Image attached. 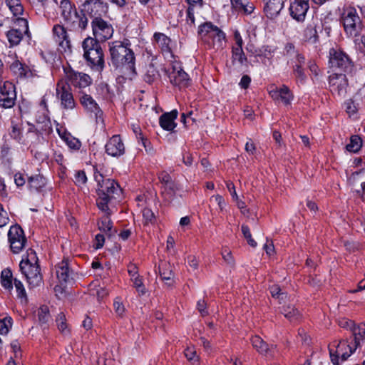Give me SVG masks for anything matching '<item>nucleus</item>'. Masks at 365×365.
Segmentation results:
<instances>
[{"label": "nucleus", "mask_w": 365, "mask_h": 365, "mask_svg": "<svg viewBox=\"0 0 365 365\" xmlns=\"http://www.w3.org/2000/svg\"><path fill=\"white\" fill-rule=\"evenodd\" d=\"M95 180L98 183L97 205L102 211L109 210L108 203L121 192L120 186L113 180L104 178L101 173H95Z\"/></svg>", "instance_id": "nucleus-1"}, {"label": "nucleus", "mask_w": 365, "mask_h": 365, "mask_svg": "<svg viewBox=\"0 0 365 365\" xmlns=\"http://www.w3.org/2000/svg\"><path fill=\"white\" fill-rule=\"evenodd\" d=\"M109 46L113 63L116 67L125 68L130 74H135V57L132 50L121 41L111 42Z\"/></svg>", "instance_id": "nucleus-2"}, {"label": "nucleus", "mask_w": 365, "mask_h": 365, "mask_svg": "<svg viewBox=\"0 0 365 365\" xmlns=\"http://www.w3.org/2000/svg\"><path fill=\"white\" fill-rule=\"evenodd\" d=\"M38 257L33 250H29L20 262L19 267L31 287L42 284V275L38 264Z\"/></svg>", "instance_id": "nucleus-3"}, {"label": "nucleus", "mask_w": 365, "mask_h": 365, "mask_svg": "<svg viewBox=\"0 0 365 365\" xmlns=\"http://www.w3.org/2000/svg\"><path fill=\"white\" fill-rule=\"evenodd\" d=\"M353 334V342H351L347 345L349 352L344 351V346L345 343H339L336 348V356L332 355V349H330V354L331 361L334 365H339V358L341 359V361H345L350 355L361 345V343L365 341V324H360L357 326L355 325L351 330Z\"/></svg>", "instance_id": "nucleus-4"}, {"label": "nucleus", "mask_w": 365, "mask_h": 365, "mask_svg": "<svg viewBox=\"0 0 365 365\" xmlns=\"http://www.w3.org/2000/svg\"><path fill=\"white\" fill-rule=\"evenodd\" d=\"M199 34L202 39L214 48H222L225 44V33L211 23L201 25L199 28Z\"/></svg>", "instance_id": "nucleus-5"}, {"label": "nucleus", "mask_w": 365, "mask_h": 365, "mask_svg": "<svg viewBox=\"0 0 365 365\" xmlns=\"http://www.w3.org/2000/svg\"><path fill=\"white\" fill-rule=\"evenodd\" d=\"M85 58L93 66L99 69L103 67V51L98 42L93 38H86L83 42Z\"/></svg>", "instance_id": "nucleus-6"}, {"label": "nucleus", "mask_w": 365, "mask_h": 365, "mask_svg": "<svg viewBox=\"0 0 365 365\" xmlns=\"http://www.w3.org/2000/svg\"><path fill=\"white\" fill-rule=\"evenodd\" d=\"M343 24L349 36H356L362 29L361 21L354 8H349L344 11Z\"/></svg>", "instance_id": "nucleus-7"}, {"label": "nucleus", "mask_w": 365, "mask_h": 365, "mask_svg": "<svg viewBox=\"0 0 365 365\" xmlns=\"http://www.w3.org/2000/svg\"><path fill=\"white\" fill-rule=\"evenodd\" d=\"M29 33L28 21L24 18H17L14 27L6 33L9 42L11 46L18 45L24 35Z\"/></svg>", "instance_id": "nucleus-8"}, {"label": "nucleus", "mask_w": 365, "mask_h": 365, "mask_svg": "<svg viewBox=\"0 0 365 365\" xmlns=\"http://www.w3.org/2000/svg\"><path fill=\"white\" fill-rule=\"evenodd\" d=\"M56 96L61 101V105L64 109H73L76 106L73 94L71 92V86L68 82L61 80L56 86Z\"/></svg>", "instance_id": "nucleus-9"}, {"label": "nucleus", "mask_w": 365, "mask_h": 365, "mask_svg": "<svg viewBox=\"0 0 365 365\" xmlns=\"http://www.w3.org/2000/svg\"><path fill=\"white\" fill-rule=\"evenodd\" d=\"M10 247L14 253L20 252L25 247L26 239L23 230L18 225L11 226L8 232Z\"/></svg>", "instance_id": "nucleus-10"}, {"label": "nucleus", "mask_w": 365, "mask_h": 365, "mask_svg": "<svg viewBox=\"0 0 365 365\" xmlns=\"http://www.w3.org/2000/svg\"><path fill=\"white\" fill-rule=\"evenodd\" d=\"M168 76L170 82L180 88H185L190 83L188 75L183 71L180 63L177 61L173 62Z\"/></svg>", "instance_id": "nucleus-11"}, {"label": "nucleus", "mask_w": 365, "mask_h": 365, "mask_svg": "<svg viewBox=\"0 0 365 365\" xmlns=\"http://www.w3.org/2000/svg\"><path fill=\"white\" fill-rule=\"evenodd\" d=\"M16 94L13 83L5 81L0 87V106L4 108H10L15 104Z\"/></svg>", "instance_id": "nucleus-12"}, {"label": "nucleus", "mask_w": 365, "mask_h": 365, "mask_svg": "<svg viewBox=\"0 0 365 365\" xmlns=\"http://www.w3.org/2000/svg\"><path fill=\"white\" fill-rule=\"evenodd\" d=\"M106 6L100 0H87L81 6L84 15H88L93 19H100L106 13Z\"/></svg>", "instance_id": "nucleus-13"}, {"label": "nucleus", "mask_w": 365, "mask_h": 365, "mask_svg": "<svg viewBox=\"0 0 365 365\" xmlns=\"http://www.w3.org/2000/svg\"><path fill=\"white\" fill-rule=\"evenodd\" d=\"M92 28L93 35L99 41H106L110 38L113 34V29L111 25L101 18L93 20Z\"/></svg>", "instance_id": "nucleus-14"}, {"label": "nucleus", "mask_w": 365, "mask_h": 365, "mask_svg": "<svg viewBox=\"0 0 365 365\" xmlns=\"http://www.w3.org/2000/svg\"><path fill=\"white\" fill-rule=\"evenodd\" d=\"M80 102L85 110L89 113L91 115L94 116L97 124H103V112L98 103L90 95L83 93L80 98Z\"/></svg>", "instance_id": "nucleus-15"}, {"label": "nucleus", "mask_w": 365, "mask_h": 365, "mask_svg": "<svg viewBox=\"0 0 365 365\" xmlns=\"http://www.w3.org/2000/svg\"><path fill=\"white\" fill-rule=\"evenodd\" d=\"M329 63L331 68L341 70H346L350 64L348 56L342 51L334 48H331L329 51Z\"/></svg>", "instance_id": "nucleus-16"}, {"label": "nucleus", "mask_w": 365, "mask_h": 365, "mask_svg": "<svg viewBox=\"0 0 365 365\" xmlns=\"http://www.w3.org/2000/svg\"><path fill=\"white\" fill-rule=\"evenodd\" d=\"M309 8L308 0H292L289 6L290 15L297 21H303Z\"/></svg>", "instance_id": "nucleus-17"}, {"label": "nucleus", "mask_w": 365, "mask_h": 365, "mask_svg": "<svg viewBox=\"0 0 365 365\" xmlns=\"http://www.w3.org/2000/svg\"><path fill=\"white\" fill-rule=\"evenodd\" d=\"M269 93L273 100L280 101L285 106L290 105L294 99L292 92L287 86L284 85L279 88L273 87L269 90Z\"/></svg>", "instance_id": "nucleus-18"}, {"label": "nucleus", "mask_w": 365, "mask_h": 365, "mask_svg": "<svg viewBox=\"0 0 365 365\" xmlns=\"http://www.w3.org/2000/svg\"><path fill=\"white\" fill-rule=\"evenodd\" d=\"M329 86L332 92H336L339 96L346 93L347 80L344 74L334 73L329 76Z\"/></svg>", "instance_id": "nucleus-19"}, {"label": "nucleus", "mask_w": 365, "mask_h": 365, "mask_svg": "<svg viewBox=\"0 0 365 365\" xmlns=\"http://www.w3.org/2000/svg\"><path fill=\"white\" fill-rule=\"evenodd\" d=\"M65 73L66 79L76 87L85 88L91 83V78L85 73H77L71 69L65 70Z\"/></svg>", "instance_id": "nucleus-20"}, {"label": "nucleus", "mask_w": 365, "mask_h": 365, "mask_svg": "<svg viewBox=\"0 0 365 365\" xmlns=\"http://www.w3.org/2000/svg\"><path fill=\"white\" fill-rule=\"evenodd\" d=\"M106 150L108 155L118 157L124 153L125 147L120 136L113 135L106 145Z\"/></svg>", "instance_id": "nucleus-21"}, {"label": "nucleus", "mask_w": 365, "mask_h": 365, "mask_svg": "<svg viewBox=\"0 0 365 365\" xmlns=\"http://www.w3.org/2000/svg\"><path fill=\"white\" fill-rule=\"evenodd\" d=\"M264 12L270 19L276 17L283 8L282 0H264Z\"/></svg>", "instance_id": "nucleus-22"}, {"label": "nucleus", "mask_w": 365, "mask_h": 365, "mask_svg": "<svg viewBox=\"0 0 365 365\" xmlns=\"http://www.w3.org/2000/svg\"><path fill=\"white\" fill-rule=\"evenodd\" d=\"M178 110H173L169 113H165L160 117V125L166 130L171 131L176 127L175 120L178 117Z\"/></svg>", "instance_id": "nucleus-23"}, {"label": "nucleus", "mask_w": 365, "mask_h": 365, "mask_svg": "<svg viewBox=\"0 0 365 365\" xmlns=\"http://www.w3.org/2000/svg\"><path fill=\"white\" fill-rule=\"evenodd\" d=\"M53 37L62 47H70V41L68 38L66 29L59 24L55 25L53 28Z\"/></svg>", "instance_id": "nucleus-24"}, {"label": "nucleus", "mask_w": 365, "mask_h": 365, "mask_svg": "<svg viewBox=\"0 0 365 365\" xmlns=\"http://www.w3.org/2000/svg\"><path fill=\"white\" fill-rule=\"evenodd\" d=\"M349 183L353 186V189L359 192V187H360L361 190H365V170L363 169L359 172L354 173L351 175V176L349 178Z\"/></svg>", "instance_id": "nucleus-25"}, {"label": "nucleus", "mask_w": 365, "mask_h": 365, "mask_svg": "<svg viewBox=\"0 0 365 365\" xmlns=\"http://www.w3.org/2000/svg\"><path fill=\"white\" fill-rule=\"evenodd\" d=\"M56 275L60 282H68L70 281L71 272L66 260H63L57 265Z\"/></svg>", "instance_id": "nucleus-26"}, {"label": "nucleus", "mask_w": 365, "mask_h": 365, "mask_svg": "<svg viewBox=\"0 0 365 365\" xmlns=\"http://www.w3.org/2000/svg\"><path fill=\"white\" fill-rule=\"evenodd\" d=\"M251 341L253 347L262 354L267 355L272 351V346L269 348V345L258 336H253Z\"/></svg>", "instance_id": "nucleus-27"}, {"label": "nucleus", "mask_w": 365, "mask_h": 365, "mask_svg": "<svg viewBox=\"0 0 365 365\" xmlns=\"http://www.w3.org/2000/svg\"><path fill=\"white\" fill-rule=\"evenodd\" d=\"M154 38L163 53H169L170 52V43L171 41L167 36L162 33H156L154 35Z\"/></svg>", "instance_id": "nucleus-28"}, {"label": "nucleus", "mask_w": 365, "mask_h": 365, "mask_svg": "<svg viewBox=\"0 0 365 365\" xmlns=\"http://www.w3.org/2000/svg\"><path fill=\"white\" fill-rule=\"evenodd\" d=\"M60 9L62 16L66 21L71 20L72 16L76 15V11L73 9L71 2L68 0L61 1Z\"/></svg>", "instance_id": "nucleus-29"}, {"label": "nucleus", "mask_w": 365, "mask_h": 365, "mask_svg": "<svg viewBox=\"0 0 365 365\" xmlns=\"http://www.w3.org/2000/svg\"><path fill=\"white\" fill-rule=\"evenodd\" d=\"M317 23L313 21L311 24H308L307 29L304 31V38L306 41L315 43L317 41Z\"/></svg>", "instance_id": "nucleus-30"}, {"label": "nucleus", "mask_w": 365, "mask_h": 365, "mask_svg": "<svg viewBox=\"0 0 365 365\" xmlns=\"http://www.w3.org/2000/svg\"><path fill=\"white\" fill-rule=\"evenodd\" d=\"M160 181L163 184L165 190L171 193L176 190V185L173 181L170 175L166 172H162L159 175Z\"/></svg>", "instance_id": "nucleus-31"}, {"label": "nucleus", "mask_w": 365, "mask_h": 365, "mask_svg": "<svg viewBox=\"0 0 365 365\" xmlns=\"http://www.w3.org/2000/svg\"><path fill=\"white\" fill-rule=\"evenodd\" d=\"M59 135L66 142L68 146L73 150H78L81 145L80 140L69 133H61L58 130Z\"/></svg>", "instance_id": "nucleus-32"}, {"label": "nucleus", "mask_w": 365, "mask_h": 365, "mask_svg": "<svg viewBox=\"0 0 365 365\" xmlns=\"http://www.w3.org/2000/svg\"><path fill=\"white\" fill-rule=\"evenodd\" d=\"M38 322L41 327H46L51 320V316L48 307L42 306L38 311Z\"/></svg>", "instance_id": "nucleus-33"}, {"label": "nucleus", "mask_w": 365, "mask_h": 365, "mask_svg": "<svg viewBox=\"0 0 365 365\" xmlns=\"http://www.w3.org/2000/svg\"><path fill=\"white\" fill-rule=\"evenodd\" d=\"M5 2L14 16H17L23 14L24 9L20 0H5Z\"/></svg>", "instance_id": "nucleus-34"}, {"label": "nucleus", "mask_w": 365, "mask_h": 365, "mask_svg": "<svg viewBox=\"0 0 365 365\" xmlns=\"http://www.w3.org/2000/svg\"><path fill=\"white\" fill-rule=\"evenodd\" d=\"M247 61L242 48H235L232 46V62L240 66L243 65Z\"/></svg>", "instance_id": "nucleus-35"}, {"label": "nucleus", "mask_w": 365, "mask_h": 365, "mask_svg": "<svg viewBox=\"0 0 365 365\" xmlns=\"http://www.w3.org/2000/svg\"><path fill=\"white\" fill-rule=\"evenodd\" d=\"M362 146V140L358 135L351 137L350 143L346 145V149L351 153L358 152Z\"/></svg>", "instance_id": "nucleus-36"}, {"label": "nucleus", "mask_w": 365, "mask_h": 365, "mask_svg": "<svg viewBox=\"0 0 365 365\" xmlns=\"http://www.w3.org/2000/svg\"><path fill=\"white\" fill-rule=\"evenodd\" d=\"M1 285L6 289L10 290L13 287L12 273L9 269H4L1 272Z\"/></svg>", "instance_id": "nucleus-37"}, {"label": "nucleus", "mask_w": 365, "mask_h": 365, "mask_svg": "<svg viewBox=\"0 0 365 365\" xmlns=\"http://www.w3.org/2000/svg\"><path fill=\"white\" fill-rule=\"evenodd\" d=\"M103 212H105V216L102 217L101 222L98 223V227L101 230L109 232L112 230V222L109 218L110 212L108 210Z\"/></svg>", "instance_id": "nucleus-38"}, {"label": "nucleus", "mask_w": 365, "mask_h": 365, "mask_svg": "<svg viewBox=\"0 0 365 365\" xmlns=\"http://www.w3.org/2000/svg\"><path fill=\"white\" fill-rule=\"evenodd\" d=\"M28 184L31 189L37 190L45 185V180L42 176L40 175L29 177Z\"/></svg>", "instance_id": "nucleus-39"}, {"label": "nucleus", "mask_w": 365, "mask_h": 365, "mask_svg": "<svg viewBox=\"0 0 365 365\" xmlns=\"http://www.w3.org/2000/svg\"><path fill=\"white\" fill-rule=\"evenodd\" d=\"M160 275L163 281L166 282L168 286H172L173 284V272L171 269L168 268L159 267Z\"/></svg>", "instance_id": "nucleus-40"}, {"label": "nucleus", "mask_w": 365, "mask_h": 365, "mask_svg": "<svg viewBox=\"0 0 365 365\" xmlns=\"http://www.w3.org/2000/svg\"><path fill=\"white\" fill-rule=\"evenodd\" d=\"M282 313L289 321L297 319L299 317V312L294 307L291 306L284 307L282 311Z\"/></svg>", "instance_id": "nucleus-41"}, {"label": "nucleus", "mask_w": 365, "mask_h": 365, "mask_svg": "<svg viewBox=\"0 0 365 365\" xmlns=\"http://www.w3.org/2000/svg\"><path fill=\"white\" fill-rule=\"evenodd\" d=\"M56 321L57 327L61 333L66 334L69 332L66 323V316L63 313L61 312L58 314Z\"/></svg>", "instance_id": "nucleus-42"}, {"label": "nucleus", "mask_w": 365, "mask_h": 365, "mask_svg": "<svg viewBox=\"0 0 365 365\" xmlns=\"http://www.w3.org/2000/svg\"><path fill=\"white\" fill-rule=\"evenodd\" d=\"M270 293L272 297L277 299L279 302L287 299V294L283 292L278 285H273L270 287Z\"/></svg>", "instance_id": "nucleus-43"}, {"label": "nucleus", "mask_w": 365, "mask_h": 365, "mask_svg": "<svg viewBox=\"0 0 365 365\" xmlns=\"http://www.w3.org/2000/svg\"><path fill=\"white\" fill-rule=\"evenodd\" d=\"M242 232L243 234L244 237L247 240V243L252 246V247H255L257 246V242L252 237V235L250 230V228L246 225H242L241 227Z\"/></svg>", "instance_id": "nucleus-44"}, {"label": "nucleus", "mask_w": 365, "mask_h": 365, "mask_svg": "<svg viewBox=\"0 0 365 365\" xmlns=\"http://www.w3.org/2000/svg\"><path fill=\"white\" fill-rule=\"evenodd\" d=\"M131 280L133 282L134 287L140 294L143 295L147 292L140 276H136V277L133 278Z\"/></svg>", "instance_id": "nucleus-45"}, {"label": "nucleus", "mask_w": 365, "mask_h": 365, "mask_svg": "<svg viewBox=\"0 0 365 365\" xmlns=\"http://www.w3.org/2000/svg\"><path fill=\"white\" fill-rule=\"evenodd\" d=\"M185 356L187 359L193 363H198L199 357L197 356L196 351L193 347H187L184 352Z\"/></svg>", "instance_id": "nucleus-46"}, {"label": "nucleus", "mask_w": 365, "mask_h": 365, "mask_svg": "<svg viewBox=\"0 0 365 365\" xmlns=\"http://www.w3.org/2000/svg\"><path fill=\"white\" fill-rule=\"evenodd\" d=\"M157 77L158 71L153 66H150L146 71V73L145 74V81L148 83H151L157 78Z\"/></svg>", "instance_id": "nucleus-47"}, {"label": "nucleus", "mask_w": 365, "mask_h": 365, "mask_svg": "<svg viewBox=\"0 0 365 365\" xmlns=\"http://www.w3.org/2000/svg\"><path fill=\"white\" fill-rule=\"evenodd\" d=\"M143 217L145 225L153 223L155 220V215L153 212L149 208H145L143 210Z\"/></svg>", "instance_id": "nucleus-48"}, {"label": "nucleus", "mask_w": 365, "mask_h": 365, "mask_svg": "<svg viewBox=\"0 0 365 365\" xmlns=\"http://www.w3.org/2000/svg\"><path fill=\"white\" fill-rule=\"evenodd\" d=\"M133 131L134 133L136 134V137L138 140H140L141 141V143L143 145V146L145 148L146 152L149 154H151L153 153V150L152 149H147V140L143 138V136L142 135L141 133H140V129L139 127L138 126H134L133 127Z\"/></svg>", "instance_id": "nucleus-49"}, {"label": "nucleus", "mask_w": 365, "mask_h": 365, "mask_svg": "<svg viewBox=\"0 0 365 365\" xmlns=\"http://www.w3.org/2000/svg\"><path fill=\"white\" fill-rule=\"evenodd\" d=\"M74 181L75 183L78 186L85 185L87 181L86 173L83 171L76 172L75 174Z\"/></svg>", "instance_id": "nucleus-50"}, {"label": "nucleus", "mask_w": 365, "mask_h": 365, "mask_svg": "<svg viewBox=\"0 0 365 365\" xmlns=\"http://www.w3.org/2000/svg\"><path fill=\"white\" fill-rule=\"evenodd\" d=\"M9 218L6 210L0 205V227H2L8 224Z\"/></svg>", "instance_id": "nucleus-51"}, {"label": "nucleus", "mask_w": 365, "mask_h": 365, "mask_svg": "<svg viewBox=\"0 0 365 365\" xmlns=\"http://www.w3.org/2000/svg\"><path fill=\"white\" fill-rule=\"evenodd\" d=\"M294 73L299 80H300L302 82L304 81L306 76L300 65L295 64L294 66Z\"/></svg>", "instance_id": "nucleus-52"}, {"label": "nucleus", "mask_w": 365, "mask_h": 365, "mask_svg": "<svg viewBox=\"0 0 365 365\" xmlns=\"http://www.w3.org/2000/svg\"><path fill=\"white\" fill-rule=\"evenodd\" d=\"M14 284L16 289L19 296L21 297H24L26 295V291L21 282L15 279Z\"/></svg>", "instance_id": "nucleus-53"}, {"label": "nucleus", "mask_w": 365, "mask_h": 365, "mask_svg": "<svg viewBox=\"0 0 365 365\" xmlns=\"http://www.w3.org/2000/svg\"><path fill=\"white\" fill-rule=\"evenodd\" d=\"M197 308L202 316H205L207 314V311L206 309L207 304L204 300L200 299L197 302Z\"/></svg>", "instance_id": "nucleus-54"}, {"label": "nucleus", "mask_w": 365, "mask_h": 365, "mask_svg": "<svg viewBox=\"0 0 365 365\" xmlns=\"http://www.w3.org/2000/svg\"><path fill=\"white\" fill-rule=\"evenodd\" d=\"M346 105V110L349 116L354 115L356 112V107L351 101H347L345 103Z\"/></svg>", "instance_id": "nucleus-55"}, {"label": "nucleus", "mask_w": 365, "mask_h": 365, "mask_svg": "<svg viewBox=\"0 0 365 365\" xmlns=\"http://www.w3.org/2000/svg\"><path fill=\"white\" fill-rule=\"evenodd\" d=\"M188 265L193 269L196 270L198 268V261L195 256H189L187 257Z\"/></svg>", "instance_id": "nucleus-56"}, {"label": "nucleus", "mask_w": 365, "mask_h": 365, "mask_svg": "<svg viewBox=\"0 0 365 365\" xmlns=\"http://www.w3.org/2000/svg\"><path fill=\"white\" fill-rule=\"evenodd\" d=\"M222 257L224 259V260L230 265H233L234 264V259L231 255V252H229V251H224L222 252Z\"/></svg>", "instance_id": "nucleus-57"}, {"label": "nucleus", "mask_w": 365, "mask_h": 365, "mask_svg": "<svg viewBox=\"0 0 365 365\" xmlns=\"http://www.w3.org/2000/svg\"><path fill=\"white\" fill-rule=\"evenodd\" d=\"M11 347L14 353V357L17 358L21 356L20 344L17 341H14L11 343Z\"/></svg>", "instance_id": "nucleus-58"}, {"label": "nucleus", "mask_w": 365, "mask_h": 365, "mask_svg": "<svg viewBox=\"0 0 365 365\" xmlns=\"http://www.w3.org/2000/svg\"><path fill=\"white\" fill-rule=\"evenodd\" d=\"M211 199H215V202L218 204L220 209L222 210L226 205L224 198L220 195L212 196Z\"/></svg>", "instance_id": "nucleus-59"}, {"label": "nucleus", "mask_w": 365, "mask_h": 365, "mask_svg": "<svg viewBox=\"0 0 365 365\" xmlns=\"http://www.w3.org/2000/svg\"><path fill=\"white\" fill-rule=\"evenodd\" d=\"M14 181L17 186H22L25 184L26 180L21 173H16L14 176Z\"/></svg>", "instance_id": "nucleus-60"}, {"label": "nucleus", "mask_w": 365, "mask_h": 365, "mask_svg": "<svg viewBox=\"0 0 365 365\" xmlns=\"http://www.w3.org/2000/svg\"><path fill=\"white\" fill-rule=\"evenodd\" d=\"M234 38L235 41V45L234 46H235V48H242V44H243V41H242V38L239 31H236L235 32Z\"/></svg>", "instance_id": "nucleus-61"}, {"label": "nucleus", "mask_w": 365, "mask_h": 365, "mask_svg": "<svg viewBox=\"0 0 365 365\" xmlns=\"http://www.w3.org/2000/svg\"><path fill=\"white\" fill-rule=\"evenodd\" d=\"M339 325L342 327L349 329L351 331L355 327L354 322L347 319H343L339 322Z\"/></svg>", "instance_id": "nucleus-62"}, {"label": "nucleus", "mask_w": 365, "mask_h": 365, "mask_svg": "<svg viewBox=\"0 0 365 365\" xmlns=\"http://www.w3.org/2000/svg\"><path fill=\"white\" fill-rule=\"evenodd\" d=\"M254 10V6L252 4L250 3H243V6L240 7V9L239 11H242L246 14H251Z\"/></svg>", "instance_id": "nucleus-63"}, {"label": "nucleus", "mask_w": 365, "mask_h": 365, "mask_svg": "<svg viewBox=\"0 0 365 365\" xmlns=\"http://www.w3.org/2000/svg\"><path fill=\"white\" fill-rule=\"evenodd\" d=\"M104 237L102 235H97L96 236V244H95V248L96 249H100L103 246L104 244Z\"/></svg>", "instance_id": "nucleus-64"}]
</instances>
